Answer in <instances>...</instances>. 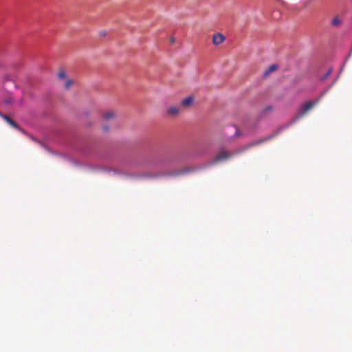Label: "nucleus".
<instances>
[{"mask_svg":"<svg viewBox=\"0 0 352 352\" xmlns=\"http://www.w3.org/2000/svg\"><path fill=\"white\" fill-rule=\"evenodd\" d=\"M279 133V130L277 131H275L272 133L270 135H268L264 138H260L259 140L251 142L247 144H245L240 148L233 151H228L225 150L224 148H221L217 154L215 155V157L213 159V163H218L220 162L228 160L230 158H232L233 156L236 155H239L246 150L250 148L251 147L257 146L258 144H261L266 141L272 140L273 138L276 136Z\"/></svg>","mask_w":352,"mask_h":352,"instance_id":"1","label":"nucleus"},{"mask_svg":"<svg viewBox=\"0 0 352 352\" xmlns=\"http://www.w3.org/2000/svg\"><path fill=\"white\" fill-rule=\"evenodd\" d=\"M321 97L322 96L314 100L306 102L304 104H302L299 109L298 113L292 120L291 124L296 122L297 120H298L302 116H304L309 110H311L315 105H316L319 102Z\"/></svg>","mask_w":352,"mask_h":352,"instance_id":"2","label":"nucleus"},{"mask_svg":"<svg viewBox=\"0 0 352 352\" xmlns=\"http://www.w3.org/2000/svg\"><path fill=\"white\" fill-rule=\"evenodd\" d=\"M0 117L2 118L8 124H10L13 128L23 132V130L19 126V124L8 116L0 112Z\"/></svg>","mask_w":352,"mask_h":352,"instance_id":"3","label":"nucleus"},{"mask_svg":"<svg viewBox=\"0 0 352 352\" xmlns=\"http://www.w3.org/2000/svg\"><path fill=\"white\" fill-rule=\"evenodd\" d=\"M226 40L225 36L221 32L214 33L212 35V43L214 45H219Z\"/></svg>","mask_w":352,"mask_h":352,"instance_id":"4","label":"nucleus"},{"mask_svg":"<svg viewBox=\"0 0 352 352\" xmlns=\"http://www.w3.org/2000/svg\"><path fill=\"white\" fill-rule=\"evenodd\" d=\"M193 100H194L193 96H189L186 97V98H184L181 101V104L184 107H190L192 105Z\"/></svg>","mask_w":352,"mask_h":352,"instance_id":"5","label":"nucleus"},{"mask_svg":"<svg viewBox=\"0 0 352 352\" xmlns=\"http://www.w3.org/2000/svg\"><path fill=\"white\" fill-rule=\"evenodd\" d=\"M102 116L104 120H109L116 117V113L113 111H107L103 113Z\"/></svg>","mask_w":352,"mask_h":352,"instance_id":"6","label":"nucleus"},{"mask_svg":"<svg viewBox=\"0 0 352 352\" xmlns=\"http://www.w3.org/2000/svg\"><path fill=\"white\" fill-rule=\"evenodd\" d=\"M179 111L180 107L177 106H172L167 109V112L168 113V114L172 116L177 115L179 113Z\"/></svg>","mask_w":352,"mask_h":352,"instance_id":"7","label":"nucleus"},{"mask_svg":"<svg viewBox=\"0 0 352 352\" xmlns=\"http://www.w3.org/2000/svg\"><path fill=\"white\" fill-rule=\"evenodd\" d=\"M73 80L72 79H67L65 82V85H64V87L65 89H68L70 88V87L72 86V85L73 84Z\"/></svg>","mask_w":352,"mask_h":352,"instance_id":"8","label":"nucleus"},{"mask_svg":"<svg viewBox=\"0 0 352 352\" xmlns=\"http://www.w3.org/2000/svg\"><path fill=\"white\" fill-rule=\"evenodd\" d=\"M341 23L340 20L339 19V17L338 16H335L332 21L331 23L333 25H338Z\"/></svg>","mask_w":352,"mask_h":352,"instance_id":"9","label":"nucleus"},{"mask_svg":"<svg viewBox=\"0 0 352 352\" xmlns=\"http://www.w3.org/2000/svg\"><path fill=\"white\" fill-rule=\"evenodd\" d=\"M58 76L60 79H64L66 78V73L63 70H60L58 73Z\"/></svg>","mask_w":352,"mask_h":352,"instance_id":"10","label":"nucleus"},{"mask_svg":"<svg viewBox=\"0 0 352 352\" xmlns=\"http://www.w3.org/2000/svg\"><path fill=\"white\" fill-rule=\"evenodd\" d=\"M276 68H277V66H276V65H272L269 67L268 70H267V71H266L265 74H269L270 72H272V71L275 70Z\"/></svg>","mask_w":352,"mask_h":352,"instance_id":"11","label":"nucleus"},{"mask_svg":"<svg viewBox=\"0 0 352 352\" xmlns=\"http://www.w3.org/2000/svg\"><path fill=\"white\" fill-rule=\"evenodd\" d=\"M99 35L100 36H105L107 35V32L105 30H102L99 32Z\"/></svg>","mask_w":352,"mask_h":352,"instance_id":"12","label":"nucleus"},{"mask_svg":"<svg viewBox=\"0 0 352 352\" xmlns=\"http://www.w3.org/2000/svg\"><path fill=\"white\" fill-rule=\"evenodd\" d=\"M241 135V133L239 132V131L237 129H236V131H235L234 135H235V136H239V135Z\"/></svg>","mask_w":352,"mask_h":352,"instance_id":"13","label":"nucleus"},{"mask_svg":"<svg viewBox=\"0 0 352 352\" xmlns=\"http://www.w3.org/2000/svg\"><path fill=\"white\" fill-rule=\"evenodd\" d=\"M102 129L104 131H108L109 129L106 125L102 126Z\"/></svg>","mask_w":352,"mask_h":352,"instance_id":"14","label":"nucleus"},{"mask_svg":"<svg viewBox=\"0 0 352 352\" xmlns=\"http://www.w3.org/2000/svg\"><path fill=\"white\" fill-rule=\"evenodd\" d=\"M170 42L171 43H173L175 42V38L173 37H171L170 40Z\"/></svg>","mask_w":352,"mask_h":352,"instance_id":"15","label":"nucleus"},{"mask_svg":"<svg viewBox=\"0 0 352 352\" xmlns=\"http://www.w3.org/2000/svg\"><path fill=\"white\" fill-rule=\"evenodd\" d=\"M329 73H331V70H329L327 75H328Z\"/></svg>","mask_w":352,"mask_h":352,"instance_id":"16","label":"nucleus"}]
</instances>
